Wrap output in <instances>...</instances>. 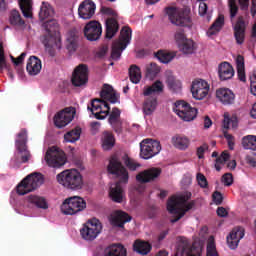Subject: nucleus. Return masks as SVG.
<instances>
[{
  "instance_id": "nucleus-1",
  "label": "nucleus",
  "mask_w": 256,
  "mask_h": 256,
  "mask_svg": "<svg viewBox=\"0 0 256 256\" xmlns=\"http://www.w3.org/2000/svg\"><path fill=\"white\" fill-rule=\"evenodd\" d=\"M108 173L111 175H116L120 177V180L115 184H112L109 191L110 199L114 203H123V188L122 184L127 185L129 183V172L127 168L123 165V162L116 155L111 156L108 165Z\"/></svg>"
},
{
  "instance_id": "nucleus-2",
  "label": "nucleus",
  "mask_w": 256,
  "mask_h": 256,
  "mask_svg": "<svg viewBox=\"0 0 256 256\" xmlns=\"http://www.w3.org/2000/svg\"><path fill=\"white\" fill-rule=\"evenodd\" d=\"M46 34L42 37V43L51 57H55V51L61 49V32L57 20L50 19L43 23Z\"/></svg>"
},
{
  "instance_id": "nucleus-3",
  "label": "nucleus",
  "mask_w": 256,
  "mask_h": 256,
  "mask_svg": "<svg viewBox=\"0 0 256 256\" xmlns=\"http://www.w3.org/2000/svg\"><path fill=\"white\" fill-rule=\"evenodd\" d=\"M59 185L70 191H79L83 189V176L75 169H68L60 172L56 176Z\"/></svg>"
},
{
  "instance_id": "nucleus-4",
  "label": "nucleus",
  "mask_w": 256,
  "mask_h": 256,
  "mask_svg": "<svg viewBox=\"0 0 256 256\" xmlns=\"http://www.w3.org/2000/svg\"><path fill=\"white\" fill-rule=\"evenodd\" d=\"M163 87V82L159 80L151 86L144 87L143 95L148 97L143 103V113L145 115H153L155 109H157V96H155V93H163Z\"/></svg>"
},
{
  "instance_id": "nucleus-5",
  "label": "nucleus",
  "mask_w": 256,
  "mask_h": 256,
  "mask_svg": "<svg viewBox=\"0 0 256 256\" xmlns=\"http://www.w3.org/2000/svg\"><path fill=\"white\" fill-rule=\"evenodd\" d=\"M166 15L176 27H191V11L187 8L167 7Z\"/></svg>"
},
{
  "instance_id": "nucleus-6",
  "label": "nucleus",
  "mask_w": 256,
  "mask_h": 256,
  "mask_svg": "<svg viewBox=\"0 0 256 256\" xmlns=\"http://www.w3.org/2000/svg\"><path fill=\"white\" fill-rule=\"evenodd\" d=\"M133 30L130 27L124 26L121 29L119 39L112 44L111 59L112 61H119L121 59V53L127 49V45L131 43V35Z\"/></svg>"
},
{
  "instance_id": "nucleus-7",
  "label": "nucleus",
  "mask_w": 256,
  "mask_h": 256,
  "mask_svg": "<svg viewBox=\"0 0 256 256\" xmlns=\"http://www.w3.org/2000/svg\"><path fill=\"white\" fill-rule=\"evenodd\" d=\"M43 185V175L41 173H33L26 176L16 187L18 195H27Z\"/></svg>"
},
{
  "instance_id": "nucleus-8",
  "label": "nucleus",
  "mask_w": 256,
  "mask_h": 256,
  "mask_svg": "<svg viewBox=\"0 0 256 256\" xmlns=\"http://www.w3.org/2000/svg\"><path fill=\"white\" fill-rule=\"evenodd\" d=\"M87 207V202L79 196H72L63 201L60 209L63 215H77Z\"/></svg>"
},
{
  "instance_id": "nucleus-9",
  "label": "nucleus",
  "mask_w": 256,
  "mask_h": 256,
  "mask_svg": "<svg viewBox=\"0 0 256 256\" xmlns=\"http://www.w3.org/2000/svg\"><path fill=\"white\" fill-rule=\"evenodd\" d=\"M195 207V201H191L184 205V208L179 207V200H177L176 197H171L167 202V211L171 213V215H174V218H172L170 221L171 223H177L179 219H182V217H185V213L187 211H191Z\"/></svg>"
},
{
  "instance_id": "nucleus-10",
  "label": "nucleus",
  "mask_w": 256,
  "mask_h": 256,
  "mask_svg": "<svg viewBox=\"0 0 256 256\" xmlns=\"http://www.w3.org/2000/svg\"><path fill=\"white\" fill-rule=\"evenodd\" d=\"M87 109L94 115L95 119L98 120L106 119L109 116V113H111V106H109V103L102 98L92 99L91 103L87 105Z\"/></svg>"
},
{
  "instance_id": "nucleus-11",
  "label": "nucleus",
  "mask_w": 256,
  "mask_h": 256,
  "mask_svg": "<svg viewBox=\"0 0 256 256\" xmlns=\"http://www.w3.org/2000/svg\"><path fill=\"white\" fill-rule=\"evenodd\" d=\"M103 231V226L98 219L88 220L80 229V235L84 241H95Z\"/></svg>"
},
{
  "instance_id": "nucleus-12",
  "label": "nucleus",
  "mask_w": 256,
  "mask_h": 256,
  "mask_svg": "<svg viewBox=\"0 0 256 256\" xmlns=\"http://www.w3.org/2000/svg\"><path fill=\"white\" fill-rule=\"evenodd\" d=\"M161 153V142L151 138L144 139L140 142L141 159H152L155 155Z\"/></svg>"
},
{
  "instance_id": "nucleus-13",
  "label": "nucleus",
  "mask_w": 256,
  "mask_h": 256,
  "mask_svg": "<svg viewBox=\"0 0 256 256\" xmlns=\"http://www.w3.org/2000/svg\"><path fill=\"white\" fill-rule=\"evenodd\" d=\"M173 111L183 121H193V119L197 117V109L191 107V105L184 100L176 101Z\"/></svg>"
},
{
  "instance_id": "nucleus-14",
  "label": "nucleus",
  "mask_w": 256,
  "mask_h": 256,
  "mask_svg": "<svg viewBox=\"0 0 256 256\" xmlns=\"http://www.w3.org/2000/svg\"><path fill=\"white\" fill-rule=\"evenodd\" d=\"M45 161L48 167L60 169V167H63V165L67 163V156H65V152L59 151V149L52 147L47 150Z\"/></svg>"
},
{
  "instance_id": "nucleus-15",
  "label": "nucleus",
  "mask_w": 256,
  "mask_h": 256,
  "mask_svg": "<svg viewBox=\"0 0 256 256\" xmlns=\"http://www.w3.org/2000/svg\"><path fill=\"white\" fill-rule=\"evenodd\" d=\"M17 137L18 139L15 141V146L20 156L21 163H28L29 159H31V152L27 147V129H21Z\"/></svg>"
},
{
  "instance_id": "nucleus-16",
  "label": "nucleus",
  "mask_w": 256,
  "mask_h": 256,
  "mask_svg": "<svg viewBox=\"0 0 256 256\" xmlns=\"http://www.w3.org/2000/svg\"><path fill=\"white\" fill-rule=\"evenodd\" d=\"M77 111L75 110L74 107H68L65 108L64 110L58 112L54 116V124L58 129H63V127H67L73 119H75V114Z\"/></svg>"
},
{
  "instance_id": "nucleus-17",
  "label": "nucleus",
  "mask_w": 256,
  "mask_h": 256,
  "mask_svg": "<svg viewBox=\"0 0 256 256\" xmlns=\"http://www.w3.org/2000/svg\"><path fill=\"white\" fill-rule=\"evenodd\" d=\"M71 82L74 87H83L89 83V68L87 65H78L72 72Z\"/></svg>"
},
{
  "instance_id": "nucleus-18",
  "label": "nucleus",
  "mask_w": 256,
  "mask_h": 256,
  "mask_svg": "<svg viewBox=\"0 0 256 256\" xmlns=\"http://www.w3.org/2000/svg\"><path fill=\"white\" fill-rule=\"evenodd\" d=\"M192 97L197 101H202L209 95V83L203 79L194 80L191 85Z\"/></svg>"
},
{
  "instance_id": "nucleus-19",
  "label": "nucleus",
  "mask_w": 256,
  "mask_h": 256,
  "mask_svg": "<svg viewBox=\"0 0 256 256\" xmlns=\"http://www.w3.org/2000/svg\"><path fill=\"white\" fill-rule=\"evenodd\" d=\"M103 33V27L98 21H90L84 27V37L88 41H99Z\"/></svg>"
},
{
  "instance_id": "nucleus-20",
  "label": "nucleus",
  "mask_w": 256,
  "mask_h": 256,
  "mask_svg": "<svg viewBox=\"0 0 256 256\" xmlns=\"http://www.w3.org/2000/svg\"><path fill=\"white\" fill-rule=\"evenodd\" d=\"M177 253L181 256H201L199 248L193 246L187 238H180L177 245Z\"/></svg>"
},
{
  "instance_id": "nucleus-21",
  "label": "nucleus",
  "mask_w": 256,
  "mask_h": 256,
  "mask_svg": "<svg viewBox=\"0 0 256 256\" xmlns=\"http://www.w3.org/2000/svg\"><path fill=\"white\" fill-rule=\"evenodd\" d=\"M108 123L117 135L123 133V121H121V110L117 107L112 108L108 114Z\"/></svg>"
},
{
  "instance_id": "nucleus-22",
  "label": "nucleus",
  "mask_w": 256,
  "mask_h": 256,
  "mask_svg": "<svg viewBox=\"0 0 256 256\" xmlns=\"http://www.w3.org/2000/svg\"><path fill=\"white\" fill-rule=\"evenodd\" d=\"M96 9L94 1L84 0L78 7V15L81 19H91L95 15Z\"/></svg>"
},
{
  "instance_id": "nucleus-23",
  "label": "nucleus",
  "mask_w": 256,
  "mask_h": 256,
  "mask_svg": "<svg viewBox=\"0 0 256 256\" xmlns=\"http://www.w3.org/2000/svg\"><path fill=\"white\" fill-rule=\"evenodd\" d=\"M233 29L237 45H243L245 43V31L247 29L243 16L238 17Z\"/></svg>"
},
{
  "instance_id": "nucleus-24",
  "label": "nucleus",
  "mask_w": 256,
  "mask_h": 256,
  "mask_svg": "<svg viewBox=\"0 0 256 256\" xmlns=\"http://www.w3.org/2000/svg\"><path fill=\"white\" fill-rule=\"evenodd\" d=\"M161 175V168H149L137 174L136 181L139 183H151Z\"/></svg>"
},
{
  "instance_id": "nucleus-25",
  "label": "nucleus",
  "mask_w": 256,
  "mask_h": 256,
  "mask_svg": "<svg viewBox=\"0 0 256 256\" xmlns=\"http://www.w3.org/2000/svg\"><path fill=\"white\" fill-rule=\"evenodd\" d=\"M245 237V229L241 227L234 228L226 238L229 249L239 247V241Z\"/></svg>"
},
{
  "instance_id": "nucleus-26",
  "label": "nucleus",
  "mask_w": 256,
  "mask_h": 256,
  "mask_svg": "<svg viewBox=\"0 0 256 256\" xmlns=\"http://www.w3.org/2000/svg\"><path fill=\"white\" fill-rule=\"evenodd\" d=\"M216 97L223 105H233L235 103V93L229 88L218 89L216 91Z\"/></svg>"
},
{
  "instance_id": "nucleus-27",
  "label": "nucleus",
  "mask_w": 256,
  "mask_h": 256,
  "mask_svg": "<svg viewBox=\"0 0 256 256\" xmlns=\"http://www.w3.org/2000/svg\"><path fill=\"white\" fill-rule=\"evenodd\" d=\"M100 97L103 101H109V103H119V94H117L113 87L108 84L103 85Z\"/></svg>"
},
{
  "instance_id": "nucleus-28",
  "label": "nucleus",
  "mask_w": 256,
  "mask_h": 256,
  "mask_svg": "<svg viewBox=\"0 0 256 256\" xmlns=\"http://www.w3.org/2000/svg\"><path fill=\"white\" fill-rule=\"evenodd\" d=\"M131 219V215H129L127 212L123 210H117L112 216V224L115 227H120V229H124L125 223H129Z\"/></svg>"
},
{
  "instance_id": "nucleus-29",
  "label": "nucleus",
  "mask_w": 256,
  "mask_h": 256,
  "mask_svg": "<svg viewBox=\"0 0 256 256\" xmlns=\"http://www.w3.org/2000/svg\"><path fill=\"white\" fill-rule=\"evenodd\" d=\"M78 47H79V31H77V29L74 28L68 32V36L66 40V49L70 53H75Z\"/></svg>"
},
{
  "instance_id": "nucleus-30",
  "label": "nucleus",
  "mask_w": 256,
  "mask_h": 256,
  "mask_svg": "<svg viewBox=\"0 0 256 256\" xmlns=\"http://www.w3.org/2000/svg\"><path fill=\"white\" fill-rule=\"evenodd\" d=\"M103 256H127V248L123 244H111L104 249Z\"/></svg>"
},
{
  "instance_id": "nucleus-31",
  "label": "nucleus",
  "mask_w": 256,
  "mask_h": 256,
  "mask_svg": "<svg viewBox=\"0 0 256 256\" xmlns=\"http://www.w3.org/2000/svg\"><path fill=\"white\" fill-rule=\"evenodd\" d=\"M171 143L175 149H179L180 151H185L189 149L190 141L187 136H182L179 134H176L175 136L172 137Z\"/></svg>"
},
{
  "instance_id": "nucleus-32",
  "label": "nucleus",
  "mask_w": 256,
  "mask_h": 256,
  "mask_svg": "<svg viewBox=\"0 0 256 256\" xmlns=\"http://www.w3.org/2000/svg\"><path fill=\"white\" fill-rule=\"evenodd\" d=\"M119 32V22L115 18H108L106 20V39H113L114 35Z\"/></svg>"
},
{
  "instance_id": "nucleus-33",
  "label": "nucleus",
  "mask_w": 256,
  "mask_h": 256,
  "mask_svg": "<svg viewBox=\"0 0 256 256\" xmlns=\"http://www.w3.org/2000/svg\"><path fill=\"white\" fill-rule=\"evenodd\" d=\"M152 248L153 247L149 242L143 240H136L133 243V251H135L139 255H149V253H151Z\"/></svg>"
},
{
  "instance_id": "nucleus-34",
  "label": "nucleus",
  "mask_w": 256,
  "mask_h": 256,
  "mask_svg": "<svg viewBox=\"0 0 256 256\" xmlns=\"http://www.w3.org/2000/svg\"><path fill=\"white\" fill-rule=\"evenodd\" d=\"M218 75L221 81L233 79L235 75V69H233L232 65H220L218 68Z\"/></svg>"
},
{
  "instance_id": "nucleus-35",
  "label": "nucleus",
  "mask_w": 256,
  "mask_h": 256,
  "mask_svg": "<svg viewBox=\"0 0 256 256\" xmlns=\"http://www.w3.org/2000/svg\"><path fill=\"white\" fill-rule=\"evenodd\" d=\"M225 25V16L220 14L218 18L214 21V23L210 26L207 31L208 37H213V35H217L223 26Z\"/></svg>"
},
{
  "instance_id": "nucleus-36",
  "label": "nucleus",
  "mask_w": 256,
  "mask_h": 256,
  "mask_svg": "<svg viewBox=\"0 0 256 256\" xmlns=\"http://www.w3.org/2000/svg\"><path fill=\"white\" fill-rule=\"evenodd\" d=\"M154 57L160 61V63H171L177 57V53L169 52L167 50H159L158 52H154Z\"/></svg>"
},
{
  "instance_id": "nucleus-37",
  "label": "nucleus",
  "mask_w": 256,
  "mask_h": 256,
  "mask_svg": "<svg viewBox=\"0 0 256 256\" xmlns=\"http://www.w3.org/2000/svg\"><path fill=\"white\" fill-rule=\"evenodd\" d=\"M112 147H115V135H113V132H103L102 148L104 149V151H110Z\"/></svg>"
},
{
  "instance_id": "nucleus-38",
  "label": "nucleus",
  "mask_w": 256,
  "mask_h": 256,
  "mask_svg": "<svg viewBox=\"0 0 256 256\" xmlns=\"http://www.w3.org/2000/svg\"><path fill=\"white\" fill-rule=\"evenodd\" d=\"M82 129L79 126H76L74 129L68 131L64 134L65 143H77L81 139Z\"/></svg>"
},
{
  "instance_id": "nucleus-39",
  "label": "nucleus",
  "mask_w": 256,
  "mask_h": 256,
  "mask_svg": "<svg viewBox=\"0 0 256 256\" xmlns=\"http://www.w3.org/2000/svg\"><path fill=\"white\" fill-rule=\"evenodd\" d=\"M129 79L131 81V83H134V85H137L139 83H141V68H139V66L137 65H131L129 70Z\"/></svg>"
},
{
  "instance_id": "nucleus-40",
  "label": "nucleus",
  "mask_w": 256,
  "mask_h": 256,
  "mask_svg": "<svg viewBox=\"0 0 256 256\" xmlns=\"http://www.w3.org/2000/svg\"><path fill=\"white\" fill-rule=\"evenodd\" d=\"M9 23L14 27H23L25 20L21 18V13L18 10H12L9 14Z\"/></svg>"
},
{
  "instance_id": "nucleus-41",
  "label": "nucleus",
  "mask_w": 256,
  "mask_h": 256,
  "mask_svg": "<svg viewBox=\"0 0 256 256\" xmlns=\"http://www.w3.org/2000/svg\"><path fill=\"white\" fill-rule=\"evenodd\" d=\"M242 147H244V149H250V151H253V154L256 155V136H244L242 138Z\"/></svg>"
},
{
  "instance_id": "nucleus-42",
  "label": "nucleus",
  "mask_w": 256,
  "mask_h": 256,
  "mask_svg": "<svg viewBox=\"0 0 256 256\" xmlns=\"http://www.w3.org/2000/svg\"><path fill=\"white\" fill-rule=\"evenodd\" d=\"M55 11L53 7L47 2H43L40 8L39 17L41 21H45V19H49V17H53Z\"/></svg>"
},
{
  "instance_id": "nucleus-43",
  "label": "nucleus",
  "mask_w": 256,
  "mask_h": 256,
  "mask_svg": "<svg viewBox=\"0 0 256 256\" xmlns=\"http://www.w3.org/2000/svg\"><path fill=\"white\" fill-rule=\"evenodd\" d=\"M19 5L24 17H26V19H31V17H33V13L31 12V9H33L31 0H21Z\"/></svg>"
},
{
  "instance_id": "nucleus-44",
  "label": "nucleus",
  "mask_w": 256,
  "mask_h": 256,
  "mask_svg": "<svg viewBox=\"0 0 256 256\" xmlns=\"http://www.w3.org/2000/svg\"><path fill=\"white\" fill-rule=\"evenodd\" d=\"M28 201L32 203L33 205H36L39 209H49V205L47 204V200L43 197L39 196H29Z\"/></svg>"
},
{
  "instance_id": "nucleus-45",
  "label": "nucleus",
  "mask_w": 256,
  "mask_h": 256,
  "mask_svg": "<svg viewBox=\"0 0 256 256\" xmlns=\"http://www.w3.org/2000/svg\"><path fill=\"white\" fill-rule=\"evenodd\" d=\"M181 49L182 52L185 53V55H192V53H195L197 46L195 45L193 40L188 39L182 44Z\"/></svg>"
},
{
  "instance_id": "nucleus-46",
  "label": "nucleus",
  "mask_w": 256,
  "mask_h": 256,
  "mask_svg": "<svg viewBox=\"0 0 256 256\" xmlns=\"http://www.w3.org/2000/svg\"><path fill=\"white\" fill-rule=\"evenodd\" d=\"M159 73H161V67L158 65H149L146 68V78L150 81H153V79H155Z\"/></svg>"
},
{
  "instance_id": "nucleus-47",
  "label": "nucleus",
  "mask_w": 256,
  "mask_h": 256,
  "mask_svg": "<svg viewBox=\"0 0 256 256\" xmlns=\"http://www.w3.org/2000/svg\"><path fill=\"white\" fill-rule=\"evenodd\" d=\"M122 161H124V165L129 171H137L138 167H141V164L135 162V160L131 159L127 154L122 156Z\"/></svg>"
},
{
  "instance_id": "nucleus-48",
  "label": "nucleus",
  "mask_w": 256,
  "mask_h": 256,
  "mask_svg": "<svg viewBox=\"0 0 256 256\" xmlns=\"http://www.w3.org/2000/svg\"><path fill=\"white\" fill-rule=\"evenodd\" d=\"M174 39L176 43H178V45H183V43H185L186 41H189V39H187V36L185 35L184 29H178L175 32Z\"/></svg>"
},
{
  "instance_id": "nucleus-49",
  "label": "nucleus",
  "mask_w": 256,
  "mask_h": 256,
  "mask_svg": "<svg viewBox=\"0 0 256 256\" xmlns=\"http://www.w3.org/2000/svg\"><path fill=\"white\" fill-rule=\"evenodd\" d=\"M209 7L207 6V3L205 2H200L199 4V8H198V13L200 17H207V21H211V16H209V14H207Z\"/></svg>"
},
{
  "instance_id": "nucleus-50",
  "label": "nucleus",
  "mask_w": 256,
  "mask_h": 256,
  "mask_svg": "<svg viewBox=\"0 0 256 256\" xmlns=\"http://www.w3.org/2000/svg\"><path fill=\"white\" fill-rule=\"evenodd\" d=\"M206 256H219V253H217V247L215 246L214 241L208 242L207 248H206Z\"/></svg>"
},
{
  "instance_id": "nucleus-51",
  "label": "nucleus",
  "mask_w": 256,
  "mask_h": 256,
  "mask_svg": "<svg viewBox=\"0 0 256 256\" xmlns=\"http://www.w3.org/2000/svg\"><path fill=\"white\" fill-rule=\"evenodd\" d=\"M42 67V65H26V70L29 75H39Z\"/></svg>"
},
{
  "instance_id": "nucleus-52",
  "label": "nucleus",
  "mask_w": 256,
  "mask_h": 256,
  "mask_svg": "<svg viewBox=\"0 0 256 256\" xmlns=\"http://www.w3.org/2000/svg\"><path fill=\"white\" fill-rule=\"evenodd\" d=\"M196 179L198 181V185L202 189H207L209 187V182L207 181V178L205 177V175L198 173L196 176Z\"/></svg>"
},
{
  "instance_id": "nucleus-53",
  "label": "nucleus",
  "mask_w": 256,
  "mask_h": 256,
  "mask_svg": "<svg viewBox=\"0 0 256 256\" xmlns=\"http://www.w3.org/2000/svg\"><path fill=\"white\" fill-rule=\"evenodd\" d=\"M237 75L239 81L245 83L247 81V76L245 74V65H237Z\"/></svg>"
},
{
  "instance_id": "nucleus-54",
  "label": "nucleus",
  "mask_w": 256,
  "mask_h": 256,
  "mask_svg": "<svg viewBox=\"0 0 256 256\" xmlns=\"http://www.w3.org/2000/svg\"><path fill=\"white\" fill-rule=\"evenodd\" d=\"M168 86L170 89H172V91H181L182 84L179 80L169 79Z\"/></svg>"
},
{
  "instance_id": "nucleus-55",
  "label": "nucleus",
  "mask_w": 256,
  "mask_h": 256,
  "mask_svg": "<svg viewBox=\"0 0 256 256\" xmlns=\"http://www.w3.org/2000/svg\"><path fill=\"white\" fill-rule=\"evenodd\" d=\"M222 182L226 187H231L233 185V174L226 173L222 176Z\"/></svg>"
},
{
  "instance_id": "nucleus-56",
  "label": "nucleus",
  "mask_w": 256,
  "mask_h": 256,
  "mask_svg": "<svg viewBox=\"0 0 256 256\" xmlns=\"http://www.w3.org/2000/svg\"><path fill=\"white\" fill-rule=\"evenodd\" d=\"M191 192H186L185 194L179 196L177 199L178 205H185L191 199Z\"/></svg>"
},
{
  "instance_id": "nucleus-57",
  "label": "nucleus",
  "mask_w": 256,
  "mask_h": 256,
  "mask_svg": "<svg viewBox=\"0 0 256 256\" xmlns=\"http://www.w3.org/2000/svg\"><path fill=\"white\" fill-rule=\"evenodd\" d=\"M229 7V13H230V19L233 21L234 17H237V13H239V6L237 4H230Z\"/></svg>"
},
{
  "instance_id": "nucleus-58",
  "label": "nucleus",
  "mask_w": 256,
  "mask_h": 256,
  "mask_svg": "<svg viewBox=\"0 0 256 256\" xmlns=\"http://www.w3.org/2000/svg\"><path fill=\"white\" fill-rule=\"evenodd\" d=\"M25 57H27V53H25V52L21 53L17 58L11 56L13 65L23 64V61H25Z\"/></svg>"
},
{
  "instance_id": "nucleus-59",
  "label": "nucleus",
  "mask_w": 256,
  "mask_h": 256,
  "mask_svg": "<svg viewBox=\"0 0 256 256\" xmlns=\"http://www.w3.org/2000/svg\"><path fill=\"white\" fill-rule=\"evenodd\" d=\"M212 199H213L215 205H221L223 203V194H221V192H219V191H215L212 194Z\"/></svg>"
},
{
  "instance_id": "nucleus-60",
  "label": "nucleus",
  "mask_w": 256,
  "mask_h": 256,
  "mask_svg": "<svg viewBox=\"0 0 256 256\" xmlns=\"http://www.w3.org/2000/svg\"><path fill=\"white\" fill-rule=\"evenodd\" d=\"M3 71L7 72L10 79H14L15 76L13 75V69H11V65H0V73H3Z\"/></svg>"
},
{
  "instance_id": "nucleus-61",
  "label": "nucleus",
  "mask_w": 256,
  "mask_h": 256,
  "mask_svg": "<svg viewBox=\"0 0 256 256\" xmlns=\"http://www.w3.org/2000/svg\"><path fill=\"white\" fill-rule=\"evenodd\" d=\"M207 149H209V145L207 144H203L197 148L198 159H203L205 157V151H207Z\"/></svg>"
},
{
  "instance_id": "nucleus-62",
  "label": "nucleus",
  "mask_w": 256,
  "mask_h": 256,
  "mask_svg": "<svg viewBox=\"0 0 256 256\" xmlns=\"http://www.w3.org/2000/svg\"><path fill=\"white\" fill-rule=\"evenodd\" d=\"M229 153L227 152H222V154L216 158V163L223 165V163H225L226 161H229Z\"/></svg>"
},
{
  "instance_id": "nucleus-63",
  "label": "nucleus",
  "mask_w": 256,
  "mask_h": 256,
  "mask_svg": "<svg viewBox=\"0 0 256 256\" xmlns=\"http://www.w3.org/2000/svg\"><path fill=\"white\" fill-rule=\"evenodd\" d=\"M107 51H109V46L104 45L99 48V50L96 52V57L99 59H102L104 55H107Z\"/></svg>"
},
{
  "instance_id": "nucleus-64",
  "label": "nucleus",
  "mask_w": 256,
  "mask_h": 256,
  "mask_svg": "<svg viewBox=\"0 0 256 256\" xmlns=\"http://www.w3.org/2000/svg\"><path fill=\"white\" fill-rule=\"evenodd\" d=\"M26 65H41V59L37 56H30Z\"/></svg>"
}]
</instances>
